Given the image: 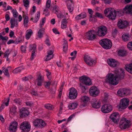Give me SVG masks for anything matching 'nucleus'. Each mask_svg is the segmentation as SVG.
<instances>
[{"mask_svg":"<svg viewBox=\"0 0 132 132\" xmlns=\"http://www.w3.org/2000/svg\"><path fill=\"white\" fill-rule=\"evenodd\" d=\"M128 24V23L126 21H122L120 20L118 22L117 25L118 27L120 29L126 27Z\"/></svg>","mask_w":132,"mask_h":132,"instance_id":"nucleus-20","label":"nucleus"},{"mask_svg":"<svg viewBox=\"0 0 132 132\" xmlns=\"http://www.w3.org/2000/svg\"><path fill=\"white\" fill-rule=\"evenodd\" d=\"M17 108L15 106H14L11 108L10 110V115H12L13 116H14L16 115L17 113Z\"/></svg>","mask_w":132,"mask_h":132,"instance_id":"nucleus-23","label":"nucleus"},{"mask_svg":"<svg viewBox=\"0 0 132 132\" xmlns=\"http://www.w3.org/2000/svg\"><path fill=\"white\" fill-rule=\"evenodd\" d=\"M78 94L76 90L73 88H71L69 92V97L71 99L76 98Z\"/></svg>","mask_w":132,"mask_h":132,"instance_id":"nucleus-14","label":"nucleus"},{"mask_svg":"<svg viewBox=\"0 0 132 132\" xmlns=\"http://www.w3.org/2000/svg\"><path fill=\"white\" fill-rule=\"evenodd\" d=\"M3 72L5 75L7 76L8 77H10V75L9 73L8 69H4V70H3Z\"/></svg>","mask_w":132,"mask_h":132,"instance_id":"nucleus-44","label":"nucleus"},{"mask_svg":"<svg viewBox=\"0 0 132 132\" xmlns=\"http://www.w3.org/2000/svg\"><path fill=\"white\" fill-rule=\"evenodd\" d=\"M84 59L85 62L89 65L92 66L95 64L96 63L95 61L91 58L90 56L88 55H85Z\"/></svg>","mask_w":132,"mask_h":132,"instance_id":"nucleus-11","label":"nucleus"},{"mask_svg":"<svg viewBox=\"0 0 132 132\" xmlns=\"http://www.w3.org/2000/svg\"><path fill=\"white\" fill-rule=\"evenodd\" d=\"M40 13L39 12H37L36 15H35V18L34 19L32 18H31V20H34L33 22H37L39 20L40 17Z\"/></svg>","mask_w":132,"mask_h":132,"instance_id":"nucleus-32","label":"nucleus"},{"mask_svg":"<svg viewBox=\"0 0 132 132\" xmlns=\"http://www.w3.org/2000/svg\"><path fill=\"white\" fill-rule=\"evenodd\" d=\"M21 51L23 52H25L26 51V47L23 45H22L21 46Z\"/></svg>","mask_w":132,"mask_h":132,"instance_id":"nucleus-59","label":"nucleus"},{"mask_svg":"<svg viewBox=\"0 0 132 132\" xmlns=\"http://www.w3.org/2000/svg\"><path fill=\"white\" fill-rule=\"evenodd\" d=\"M8 39V37L7 36L3 37L2 36L1 40H2V41H4L5 40H7Z\"/></svg>","mask_w":132,"mask_h":132,"instance_id":"nucleus-62","label":"nucleus"},{"mask_svg":"<svg viewBox=\"0 0 132 132\" xmlns=\"http://www.w3.org/2000/svg\"><path fill=\"white\" fill-rule=\"evenodd\" d=\"M77 52L76 51H74L73 52H71L70 54V55L71 56H75L76 55Z\"/></svg>","mask_w":132,"mask_h":132,"instance_id":"nucleus-60","label":"nucleus"},{"mask_svg":"<svg viewBox=\"0 0 132 132\" xmlns=\"http://www.w3.org/2000/svg\"><path fill=\"white\" fill-rule=\"evenodd\" d=\"M108 64L111 67H117L119 65L118 61L113 59L110 58L107 60Z\"/></svg>","mask_w":132,"mask_h":132,"instance_id":"nucleus-15","label":"nucleus"},{"mask_svg":"<svg viewBox=\"0 0 132 132\" xmlns=\"http://www.w3.org/2000/svg\"><path fill=\"white\" fill-rule=\"evenodd\" d=\"M127 47L129 50L132 51V42H130L128 43Z\"/></svg>","mask_w":132,"mask_h":132,"instance_id":"nucleus-47","label":"nucleus"},{"mask_svg":"<svg viewBox=\"0 0 132 132\" xmlns=\"http://www.w3.org/2000/svg\"><path fill=\"white\" fill-rule=\"evenodd\" d=\"M44 80V78L42 77L40 75H39L37 79V85L39 86H41Z\"/></svg>","mask_w":132,"mask_h":132,"instance_id":"nucleus-28","label":"nucleus"},{"mask_svg":"<svg viewBox=\"0 0 132 132\" xmlns=\"http://www.w3.org/2000/svg\"><path fill=\"white\" fill-rule=\"evenodd\" d=\"M35 56V51H32V53L31 55L30 59L31 60H32L34 57Z\"/></svg>","mask_w":132,"mask_h":132,"instance_id":"nucleus-55","label":"nucleus"},{"mask_svg":"<svg viewBox=\"0 0 132 132\" xmlns=\"http://www.w3.org/2000/svg\"><path fill=\"white\" fill-rule=\"evenodd\" d=\"M125 69L129 73L132 74V63L126 64L125 66Z\"/></svg>","mask_w":132,"mask_h":132,"instance_id":"nucleus-30","label":"nucleus"},{"mask_svg":"<svg viewBox=\"0 0 132 132\" xmlns=\"http://www.w3.org/2000/svg\"><path fill=\"white\" fill-rule=\"evenodd\" d=\"M80 87L83 92L86 90V88H85V87L82 84H80Z\"/></svg>","mask_w":132,"mask_h":132,"instance_id":"nucleus-53","label":"nucleus"},{"mask_svg":"<svg viewBox=\"0 0 132 132\" xmlns=\"http://www.w3.org/2000/svg\"><path fill=\"white\" fill-rule=\"evenodd\" d=\"M129 100L127 98H124L121 99L120 103L118 106L119 109L121 110L125 109L129 105Z\"/></svg>","mask_w":132,"mask_h":132,"instance_id":"nucleus-6","label":"nucleus"},{"mask_svg":"<svg viewBox=\"0 0 132 132\" xmlns=\"http://www.w3.org/2000/svg\"><path fill=\"white\" fill-rule=\"evenodd\" d=\"M45 43L47 46H49L51 45V43L49 40L48 37L46 38V39L45 41Z\"/></svg>","mask_w":132,"mask_h":132,"instance_id":"nucleus-52","label":"nucleus"},{"mask_svg":"<svg viewBox=\"0 0 132 132\" xmlns=\"http://www.w3.org/2000/svg\"><path fill=\"white\" fill-rule=\"evenodd\" d=\"M105 4H109L111 2V0H102Z\"/></svg>","mask_w":132,"mask_h":132,"instance_id":"nucleus-63","label":"nucleus"},{"mask_svg":"<svg viewBox=\"0 0 132 132\" xmlns=\"http://www.w3.org/2000/svg\"><path fill=\"white\" fill-rule=\"evenodd\" d=\"M100 44L104 48L108 49H110L112 46V43L110 40L107 39H103L99 42Z\"/></svg>","mask_w":132,"mask_h":132,"instance_id":"nucleus-3","label":"nucleus"},{"mask_svg":"<svg viewBox=\"0 0 132 132\" xmlns=\"http://www.w3.org/2000/svg\"><path fill=\"white\" fill-rule=\"evenodd\" d=\"M96 31L94 30H90L86 33L85 37L89 40H94L96 38Z\"/></svg>","mask_w":132,"mask_h":132,"instance_id":"nucleus-7","label":"nucleus"},{"mask_svg":"<svg viewBox=\"0 0 132 132\" xmlns=\"http://www.w3.org/2000/svg\"><path fill=\"white\" fill-rule=\"evenodd\" d=\"M11 24V28H13L14 27H17L18 26L17 20L15 18H12L10 20Z\"/></svg>","mask_w":132,"mask_h":132,"instance_id":"nucleus-24","label":"nucleus"},{"mask_svg":"<svg viewBox=\"0 0 132 132\" xmlns=\"http://www.w3.org/2000/svg\"><path fill=\"white\" fill-rule=\"evenodd\" d=\"M25 103L27 106L29 107L31 106L33 104V103L32 102L29 101L26 102Z\"/></svg>","mask_w":132,"mask_h":132,"instance_id":"nucleus-54","label":"nucleus"},{"mask_svg":"<svg viewBox=\"0 0 132 132\" xmlns=\"http://www.w3.org/2000/svg\"><path fill=\"white\" fill-rule=\"evenodd\" d=\"M23 2L24 3V6L25 7H27L28 6L29 2L28 0H23Z\"/></svg>","mask_w":132,"mask_h":132,"instance_id":"nucleus-49","label":"nucleus"},{"mask_svg":"<svg viewBox=\"0 0 132 132\" xmlns=\"http://www.w3.org/2000/svg\"><path fill=\"white\" fill-rule=\"evenodd\" d=\"M14 102L15 103L19 105H21V100L19 98H16L14 100Z\"/></svg>","mask_w":132,"mask_h":132,"instance_id":"nucleus-46","label":"nucleus"},{"mask_svg":"<svg viewBox=\"0 0 132 132\" xmlns=\"http://www.w3.org/2000/svg\"><path fill=\"white\" fill-rule=\"evenodd\" d=\"M80 15L82 19H83L86 16V14L84 12L81 13L80 14Z\"/></svg>","mask_w":132,"mask_h":132,"instance_id":"nucleus-57","label":"nucleus"},{"mask_svg":"<svg viewBox=\"0 0 132 132\" xmlns=\"http://www.w3.org/2000/svg\"><path fill=\"white\" fill-rule=\"evenodd\" d=\"M112 107L110 104H104L103 105L101 108V111L104 113H108L112 111Z\"/></svg>","mask_w":132,"mask_h":132,"instance_id":"nucleus-9","label":"nucleus"},{"mask_svg":"<svg viewBox=\"0 0 132 132\" xmlns=\"http://www.w3.org/2000/svg\"><path fill=\"white\" fill-rule=\"evenodd\" d=\"M51 83V82L49 81L45 82L44 84L45 87L47 89H49Z\"/></svg>","mask_w":132,"mask_h":132,"instance_id":"nucleus-48","label":"nucleus"},{"mask_svg":"<svg viewBox=\"0 0 132 132\" xmlns=\"http://www.w3.org/2000/svg\"><path fill=\"white\" fill-rule=\"evenodd\" d=\"M33 34L32 30L31 29L27 30L26 31L25 37L27 40H28L30 38L31 35Z\"/></svg>","mask_w":132,"mask_h":132,"instance_id":"nucleus-26","label":"nucleus"},{"mask_svg":"<svg viewBox=\"0 0 132 132\" xmlns=\"http://www.w3.org/2000/svg\"><path fill=\"white\" fill-rule=\"evenodd\" d=\"M23 69L22 67H19L14 69L13 71V72L14 73H17L21 71V69Z\"/></svg>","mask_w":132,"mask_h":132,"instance_id":"nucleus-37","label":"nucleus"},{"mask_svg":"<svg viewBox=\"0 0 132 132\" xmlns=\"http://www.w3.org/2000/svg\"><path fill=\"white\" fill-rule=\"evenodd\" d=\"M18 126V123L14 121L10 123L9 127V130L11 132H15L17 129Z\"/></svg>","mask_w":132,"mask_h":132,"instance_id":"nucleus-16","label":"nucleus"},{"mask_svg":"<svg viewBox=\"0 0 132 132\" xmlns=\"http://www.w3.org/2000/svg\"><path fill=\"white\" fill-rule=\"evenodd\" d=\"M81 101L85 104L90 100L89 97L86 96H82L80 98Z\"/></svg>","mask_w":132,"mask_h":132,"instance_id":"nucleus-25","label":"nucleus"},{"mask_svg":"<svg viewBox=\"0 0 132 132\" xmlns=\"http://www.w3.org/2000/svg\"><path fill=\"white\" fill-rule=\"evenodd\" d=\"M119 12H122V11H117L116 12L113 9L107 8L104 11V13L105 16L110 19L114 20L115 19L117 14Z\"/></svg>","mask_w":132,"mask_h":132,"instance_id":"nucleus-2","label":"nucleus"},{"mask_svg":"<svg viewBox=\"0 0 132 132\" xmlns=\"http://www.w3.org/2000/svg\"><path fill=\"white\" fill-rule=\"evenodd\" d=\"M45 107L46 109L51 110L53 109L52 105L50 104H47L45 105Z\"/></svg>","mask_w":132,"mask_h":132,"instance_id":"nucleus-42","label":"nucleus"},{"mask_svg":"<svg viewBox=\"0 0 132 132\" xmlns=\"http://www.w3.org/2000/svg\"><path fill=\"white\" fill-rule=\"evenodd\" d=\"M129 91V90L128 89L122 88L118 90L117 93L120 96L124 97L128 94Z\"/></svg>","mask_w":132,"mask_h":132,"instance_id":"nucleus-17","label":"nucleus"},{"mask_svg":"<svg viewBox=\"0 0 132 132\" xmlns=\"http://www.w3.org/2000/svg\"><path fill=\"white\" fill-rule=\"evenodd\" d=\"M12 12L13 13V16L14 17L17 18L18 17V13L16 10L13 9L12 10Z\"/></svg>","mask_w":132,"mask_h":132,"instance_id":"nucleus-41","label":"nucleus"},{"mask_svg":"<svg viewBox=\"0 0 132 132\" xmlns=\"http://www.w3.org/2000/svg\"><path fill=\"white\" fill-rule=\"evenodd\" d=\"M20 117H23L27 116L29 114V112L28 110L24 108H22L20 110Z\"/></svg>","mask_w":132,"mask_h":132,"instance_id":"nucleus-21","label":"nucleus"},{"mask_svg":"<svg viewBox=\"0 0 132 132\" xmlns=\"http://www.w3.org/2000/svg\"><path fill=\"white\" fill-rule=\"evenodd\" d=\"M79 79L81 82L86 85H91L92 83L90 79L85 76L80 77Z\"/></svg>","mask_w":132,"mask_h":132,"instance_id":"nucleus-13","label":"nucleus"},{"mask_svg":"<svg viewBox=\"0 0 132 132\" xmlns=\"http://www.w3.org/2000/svg\"><path fill=\"white\" fill-rule=\"evenodd\" d=\"M91 104L93 108L97 109L100 107L101 103L98 99L94 98L92 100Z\"/></svg>","mask_w":132,"mask_h":132,"instance_id":"nucleus-18","label":"nucleus"},{"mask_svg":"<svg viewBox=\"0 0 132 132\" xmlns=\"http://www.w3.org/2000/svg\"><path fill=\"white\" fill-rule=\"evenodd\" d=\"M99 90L95 86L91 87L89 90V93L92 96L96 97L98 94Z\"/></svg>","mask_w":132,"mask_h":132,"instance_id":"nucleus-12","label":"nucleus"},{"mask_svg":"<svg viewBox=\"0 0 132 132\" xmlns=\"http://www.w3.org/2000/svg\"><path fill=\"white\" fill-rule=\"evenodd\" d=\"M53 51L52 50H50L48 52V55L47 56V58L45 59V61H47L51 59L53 57V55L52 54Z\"/></svg>","mask_w":132,"mask_h":132,"instance_id":"nucleus-29","label":"nucleus"},{"mask_svg":"<svg viewBox=\"0 0 132 132\" xmlns=\"http://www.w3.org/2000/svg\"><path fill=\"white\" fill-rule=\"evenodd\" d=\"M20 128L22 131L24 132H28L30 130L31 126L29 123L27 121L22 122L20 125Z\"/></svg>","mask_w":132,"mask_h":132,"instance_id":"nucleus-8","label":"nucleus"},{"mask_svg":"<svg viewBox=\"0 0 132 132\" xmlns=\"http://www.w3.org/2000/svg\"><path fill=\"white\" fill-rule=\"evenodd\" d=\"M34 125L36 127L39 128L43 127L46 125L45 122L41 119H37L33 122Z\"/></svg>","mask_w":132,"mask_h":132,"instance_id":"nucleus-10","label":"nucleus"},{"mask_svg":"<svg viewBox=\"0 0 132 132\" xmlns=\"http://www.w3.org/2000/svg\"><path fill=\"white\" fill-rule=\"evenodd\" d=\"M96 18V16L95 15H90V16L89 20L90 21H92L94 20Z\"/></svg>","mask_w":132,"mask_h":132,"instance_id":"nucleus-50","label":"nucleus"},{"mask_svg":"<svg viewBox=\"0 0 132 132\" xmlns=\"http://www.w3.org/2000/svg\"><path fill=\"white\" fill-rule=\"evenodd\" d=\"M10 53V52L9 49H7L4 53V57H8Z\"/></svg>","mask_w":132,"mask_h":132,"instance_id":"nucleus-45","label":"nucleus"},{"mask_svg":"<svg viewBox=\"0 0 132 132\" xmlns=\"http://www.w3.org/2000/svg\"><path fill=\"white\" fill-rule=\"evenodd\" d=\"M53 32L55 34H59L60 32L58 31L57 30L56 28H54L53 29Z\"/></svg>","mask_w":132,"mask_h":132,"instance_id":"nucleus-58","label":"nucleus"},{"mask_svg":"<svg viewBox=\"0 0 132 132\" xmlns=\"http://www.w3.org/2000/svg\"><path fill=\"white\" fill-rule=\"evenodd\" d=\"M130 125V121L125 118H122L120 122L119 127L121 129H125L128 128Z\"/></svg>","mask_w":132,"mask_h":132,"instance_id":"nucleus-4","label":"nucleus"},{"mask_svg":"<svg viewBox=\"0 0 132 132\" xmlns=\"http://www.w3.org/2000/svg\"><path fill=\"white\" fill-rule=\"evenodd\" d=\"M68 8L69 11L70 12H72L73 11V8L72 7H71V6H68Z\"/></svg>","mask_w":132,"mask_h":132,"instance_id":"nucleus-61","label":"nucleus"},{"mask_svg":"<svg viewBox=\"0 0 132 132\" xmlns=\"http://www.w3.org/2000/svg\"><path fill=\"white\" fill-rule=\"evenodd\" d=\"M123 40L124 41H126L130 40V37L129 34H125L122 36Z\"/></svg>","mask_w":132,"mask_h":132,"instance_id":"nucleus-34","label":"nucleus"},{"mask_svg":"<svg viewBox=\"0 0 132 132\" xmlns=\"http://www.w3.org/2000/svg\"><path fill=\"white\" fill-rule=\"evenodd\" d=\"M107 32V29L104 26H101L98 27V30L97 31V35L100 37L105 36Z\"/></svg>","mask_w":132,"mask_h":132,"instance_id":"nucleus-5","label":"nucleus"},{"mask_svg":"<svg viewBox=\"0 0 132 132\" xmlns=\"http://www.w3.org/2000/svg\"><path fill=\"white\" fill-rule=\"evenodd\" d=\"M15 42L13 40L11 39L9 40L7 42V44H10L12 43H14Z\"/></svg>","mask_w":132,"mask_h":132,"instance_id":"nucleus-64","label":"nucleus"},{"mask_svg":"<svg viewBox=\"0 0 132 132\" xmlns=\"http://www.w3.org/2000/svg\"><path fill=\"white\" fill-rule=\"evenodd\" d=\"M124 12L132 15V5H126L124 9Z\"/></svg>","mask_w":132,"mask_h":132,"instance_id":"nucleus-22","label":"nucleus"},{"mask_svg":"<svg viewBox=\"0 0 132 132\" xmlns=\"http://www.w3.org/2000/svg\"><path fill=\"white\" fill-rule=\"evenodd\" d=\"M78 105L77 102H75L69 103L68 105V107L69 109L72 110L76 108Z\"/></svg>","mask_w":132,"mask_h":132,"instance_id":"nucleus-27","label":"nucleus"},{"mask_svg":"<svg viewBox=\"0 0 132 132\" xmlns=\"http://www.w3.org/2000/svg\"><path fill=\"white\" fill-rule=\"evenodd\" d=\"M43 28H40L38 32V36L39 38H41L43 36Z\"/></svg>","mask_w":132,"mask_h":132,"instance_id":"nucleus-39","label":"nucleus"},{"mask_svg":"<svg viewBox=\"0 0 132 132\" xmlns=\"http://www.w3.org/2000/svg\"><path fill=\"white\" fill-rule=\"evenodd\" d=\"M51 0H48L46 2V8L44 10V13H46L48 11V8H49L50 7L51 4Z\"/></svg>","mask_w":132,"mask_h":132,"instance_id":"nucleus-35","label":"nucleus"},{"mask_svg":"<svg viewBox=\"0 0 132 132\" xmlns=\"http://www.w3.org/2000/svg\"><path fill=\"white\" fill-rule=\"evenodd\" d=\"M126 52L123 50H119L118 52V55L121 56H124L126 55Z\"/></svg>","mask_w":132,"mask_h":132,"instance_id":"nucleus-38","label":"nucleus"},{"mask_svg":"<svg viewBox=\"0 0 132 132\" xmlns=\"http://www.w3.org/2000/svg\"><path fill=\"white\" fill-rule=\"evenodd\" d=\"M29 21L28 16H25L24 19V26L26 27H27Z\"/></svg>","mask_w":132,"mask_h":132,"instance_id":"nucleus-36","label":"nucleus"},{"mask_svg":"<svg viewBox=\"0 0 132 132\" xmlns=\"http://www.w3.org/2000/svg\"><path fill=\"white\" fill-rule=\"evenodd\" d=\"M95 15L96 17L97 16L98 18H103V16L101 14L98 12H96L95 14Z\"/></svg>","mask_w":132,"mask_h":132,"instance_id":"nucleus-51","label":"nucleus"},{"mask_svg":"<svg viewBox=\"0 0 132 132\" xmlns=\"http://www.w3.org/2000/svg\"><path fill=\"white\" fill-rule=\"evenodd\" d=\"M36 48V44H31L30 45L29 48L30 50H33V51H35Z\"/></svg>","mask_w":132,"mask_h":132,"instance_id":"nucleus-43","label":"nucleus"},{"mask_svg":"<svg viewBox=\"0 0 132 132\" xmlns=\"http://www.w3.org/2000/svg\"><path fill=\"white\" fill-rule=\"evenodd\" d=\"M67 22L66 19H63L61 21V28L62 29H64L67 27Z\"/></svg>","mask_w":132,"mask_h":132,"instance_id":"nucleus-31","label":"nucleus"},{"mask_svg":"<svg viewBox=\"0 0 132 132\" xmlns=\"http://www.w3.org/2000/svg\"><path fill=\"white\" fill-rule=\"evenodd\" d=\"M31 94L34 96H37L38 95L37 92L33 90H32L31 92Z\"/></svg>","mask_w":132,"mask_h":132,"instance_id":"nucleus-56","label":"nucleus"},{"mask_svg":"<svg viewBox=\"0 0 132 132\" xmlns=\"http://www.w3.org/2000/svg\"><path fill=\"white\" fill-rule=\"evenodd\" d=\"M53 11H55V12L56 14L59 13L60 11V8L57 6H55L53 7Z\"/></svg>","mask_w":132,"mask_h":132,"instance_id":"nucleus-40","label":"nucleus"},{"mask_svg":"<svg viewBox=\"0 0 132 132\" xmlns=\"http://www.w3.org/2000/svg\"><path fill=\"white\" fill-rule=\"evenodd\" d=\"M114 73V74L109 73L107 76L106 81L109 84L115 85L118 84V80L123 78L124 75L123 73L119 72L118 70H115Z\"/></svg>","mask_w":132,"mask_h":132,"instance_id":"nucleus-1","label":"nucleus"},{"mask_svg":"<svg viewBox=\"0 0 132 132\" xmlns=\"http://www.w3.org/2000/svg\"><path fill=\"white\" fill-rule=\"evenodd\" d=\"M63 51L66 52L67 51L68 48V42L64 39H63Z\"/></svg>","mask_w":132,"mask_h":132,"instance_id":"nucleus-33","label":"nucleus"},{"mask_svg":"<svg viewBox=\"0 0 132 132\" xmlns=\"http://www.w3.org/2000/svg\"><path fill=\"white\" fill-rule=\"evenodd\" d=\"M119 116L118 112H114L112 113L110 117V118L114 123H117L119 121Z\"/></svg>","mask_w":132,"mask_h":132,"instance_id":"nucleus-19","label":"nucleus"}]
</instances>
